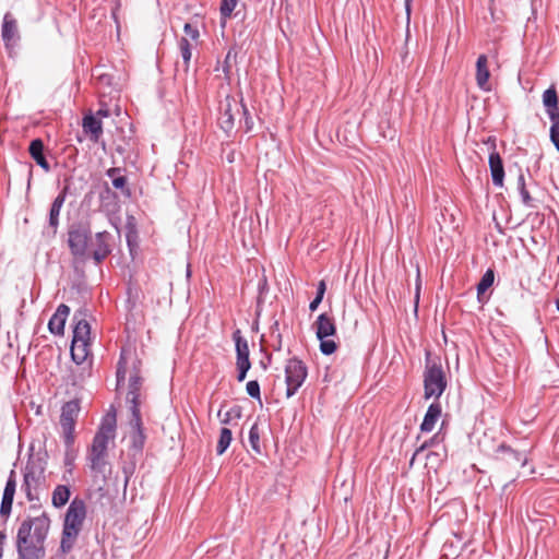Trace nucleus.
<instances>
[{"label":"nucleus","mask_w":559,"mask_h":559,"mask_svg":"<svg viewBox=\"0 0 559 559\" xmlns=\"http://www.w3.org/2000/svg\"><path fill=\"white\" fill-rule=\"evenodd\" d=\"M180 56L183 60V70L188 71L192 57V49L197 47L188 37H181L178 43Z\"/></svg>","instance_id":"cd10ccee"},{"label":"nucleus","mask_w":559,"mask_h":559,"mask_svg":"<svg viewBox=\"0 0 559 559\" xmlns=\"http://www.w3.org/2000/svg\"><path fill=\"white\" fill-rule=\"evenodd\" d=\"M217 416L221 418L222 424H228L234 417L240 418L241 409L238 406L230 408L229 411L222 414V411H218Z\"/></svg>","instance_id":"c9c22d12"},{"label":"nucleus","mask_w":559,"mask_h":559,"mask_svg":"<svg viewBox=\"0 0 559 559\" xmlns=\"http://www.w3.org/2000/svg\"><path fill=\"white\" fill-rule=\"evenodd\" d=\"M4 539H5V534L3 532H0V558L2 557Z\"/></svg>","instance_id":"a18cd8bd"},{"label":"nucleus","mask_w":559,"mask_h":559,"mask_svg":"<svg viewBox=\"0 0 559 559\" xmlns=\"http://www.w3.org/2000/svg\"><path fill=\"white\" fill-rule=\"evenodd\" d=\"M543 104L550 120H559V99L555 86H550L544 92Z\"/></svg>","instance_id":"4be33fe9"},{"label":"nucleus","mask_w":559,"mask_h":559,"mask_svg":"<svg viewBox=\"0 0 559 559\" xmlns=\"http://www.w3.org/2000/svg\"><path fill=\"white\" fill-rule=\"evenodd\" d=\"M233 340L236 346V366L238 370L237 380L242 382L246 377L248 370L251 368V362L249 359V346L247 340L242 336L240 330H236L233 333Z\"/></svg>","instance_id":"9b49d317"},{"label":"nucleus","mask_w":559,"mask_h":559,"mask_svg":"<svg viewBox=\"0 0 559 559\" xmlns=\"http://www.w3.org/2000/svg\"><path fill=\"white\" fill-rule=\"evenodd\" d=\"M420 286H421L420 273H419V269H417L416 289H415V306L416 307H417L418 301H419Z\"/></svg>","instance_id":"79ce46f5"},{"label":"nucleus","mask_w":559,"mask_h":559,"mask_svg":"<svg viewBox=\"0 0 559 559\" xmlns=\"http://www.w3.org/2000/svg\"><path fill=\"white\" fill-rule=\"evenodd\" d=\"M429 442H425L424 444H421L416 451L415 453L413 454L412 459H411V462H409V465L413 466L414 462H415V459L416 456L418 455L419 452L424 451L427 447H429Z\"/></svg>","instance_id":"37998d69"},{"label":"nucleus","mask_w":559,"mask_h":559,"mask_svg":"<svg viewBox=\"0 0 559 559\" xmlns=\"http://www.w3.org/2000/svg\"><path fill=\"white\" fill-rule=\"evenodd\" d=\"M70 496H71V490H70L69 486L58 485L51 493V504L55 508L60 509L69 502Z\"/></svg>","instance_id":"a878e982"},{"label":"nucleus","mask_w":559,"mask_h":559,"mask_svg":"<svg viewBox=\"0 0 559 559\" xmlns=\"http://www.w3.org/2000/svg\"><path fill=\"white\" fill-rule=\"evenodd\" d=\"M69 313H70V308L67 305H64V304L59 305L56 312L53 313V316L50 318V320L48 322V329L52 334L63 335L64 325H66V321H67Z\"/></svg>","instance_id":"a211bd4d"},{"label":"nucleus","mask_w":559,"mask_h":559,"mask_svg":"<svg viewBox=\"0 0 559 559\" xmlns=\"http://www.w3.org/2000/svg\"><path fill=\"white\" fill-rule=\"evenodd\" d=\"M142 455H135L133 452L128 451L127 454H122L121 471L124 476L123 487H128L131 477L134 475L136 469L138 461Z\"/></svg>","instance_id":"5701e85b"},{"label":"nucleus","mask_w":559,"mask_h":559,"mask_svg":"<svg viewBox=\"0 0 559 559\" xmlns=\"http://www.w3.org/2000/svg\"><path fill=\"white\" fill-rule=\"evenodd\" d=\"M247 115V108L237 100L235 97L226 96L222 105V112L218 118V123L225 132H229L235 127L236 117Z\"/></svg>","instance_id":"1a4fd4ad"},{"label":"nucleus","mask_w":559,"mask_h":559,"mask_svg":"<svg viewBox=\"0 0 559 559\" xmlns=\"http://www.w3.org/2000/svg\"><path fill=\"white\" fill-rule=\"evenodd\" d=\"M73 457L70 454L66 455L64 464L68 467V471L71 473L73 468Z\"/></svg>","instance_id":"c03bdc74"},{"label":"nucleus","mask_w":559,"mask_h":559,"mask_svg":"<svg viewBox=\"0 0 559 559\" xmlns=\"http://www.w3.org/2000/svg\"><path fill=\"white\" fill-rule=\"evenodd\" d=\"M86 518V503L80 498H74L66 512L62 537H61V549L68 552L72 549L80 532L83 528V523Z\"/></svg>","instance_id":"20e7f679"},{"label":"nucleus","mask_w":559,"mask_h":559,"mask_svg":"<svg viewBox=\"0 0 559 559\" xmlns=\"http://www.w3.org/2000/svg\"><path fill=\"white\" fill-rule=\"evenodd\" d=\"M231 440H233V435H231L230 429L222 428L221 433H219V439L217 442V447H216V453L218 455H222L229 447Z\"/></svg>","instance_id":"c756f323"},{"label":"nucleus","mask_w":559,"mask_h":559,"mask_svg":"<svg viewBox=\"0 0 559 559\" xmlns=\"http://www.w3.org/2000/svg\"><path fill=\"white\" fill-rule=\"evenodd\" d=\"M556 306H557V309H558V311H559V298H558V299H557V301H556Z\"/></svg>","instance_id":"8fccbe9b"},{"label":"nucleus","mask_w":559,"mask_h":559,"mask_svg":"<svg viewBox=\"0 0 559 559\" xmlns=\"http://www.w3.org/2000/svg\"><path fill=\"white\" fill-rule=\"evenodd\" d=\"M238 0H222L221 3V14L224 19L230 17L233 11L235 10Z\"/></svg>","instance_id":"4c0bfd02"},{"label":"nucleus","mask_w":559,"mask_h":559,"mask_svg":"<svg viewBox=\"0 0 559 559\" xmlns=\"http://www.w3.org/2000/svg\"><path fill=\"white\" fill-rule=\"evenodd\" d=\"M88 235L83 229H72L69 231L68 243L72 254L84 257L87 252Z\"/></svg>","instance_id":"4468645a"},{"label":"nucleus","mask_w":559,"mask_h":559,"mask_svg":"<svg viewBox=\"0 0 559 559\" xmlns=\"http://www.w3.org/2000/svg\"><path fill=\"white\" fill-rule=\"evenodd\" d=\"M476 84L477 86L486 92L491 90L489 84L490 71L488 68V58L486 55H480L476 61Z\"/></svg>","instance_id":"f3484780"},{"label":"nucleus","mask_w":559,"mask_h":559,"mask_svg":"<svg viewBox=\"0 0 559 559\" xmlns=\"http://www.w3.org/2000/svg\"><path fill=\"white\" fill-rule=\"evenodd\" d=\"M183 37H188L191 43L198 45L200 33L197 26L192 25L191 23H186L183 26Z\"/></svg>","instance_id":"e433bc0d"},{"label":"nucleus","mask_w":559,"mask_h":559,"mask_svg":"<svg viewBox=\"0 0 559 559\" xmlns=\"http://www.w3.org/2000/svg\"><path fill=\"white\" fill-rule=\"evenodd\" d=\"M135 354L133 350L128 348H122L120 359L117 365V383L120 384L124 381L126 376L128 373V366H132V370L130 371L129 378V391L127 394L128 401L131 403V413L134 412V407L140 409V390L142 385V378L139 374V368Z\"/></svg>","instance_id":"7ed1b4c3"},{"label":"nucleus","mask_w":559,"mask_h":559,"mask_svg":"<svg viewBox=\"0 0 559 559\" xmlns=\"http://www.w3.org/2000/svg\"><path fill=\"white\" fill-rule=\"evenodd\" d=\"M246 390H247V393L253 397V399H257V400H260L261 397V394H260V384L258 383V381L255 380H252V381H249L246 385Z\"/></svg>","instance_id":"ea45409f"},{"label":"nucleus","mask_w":559,"mask_h":559,"mask_svg":"<svg viewBox=\"0 0 559 559\" xmlns=\"http://www.w3.org/2000/svg\"><path fill=\"white\" fill-rule=\"evenodd\" d=\"M236 57L237 51L234 48L229 49L223 63V72L227 78L230 76L233 64L236 62Z\"/></svg>","instance_id":"72a5a7b5"},{"label":"nucleus","mask_w":559,"mask_h":559,"mask_svg":"<svg viewBox=\"0 0 559 559\" xmlns=\"http://www.w3.org/2000/svg\"><path fill=\"white\" fill-rule=\"evenodd\" d=\"M46 463L40 459H31L25 467L23 489L29 501L38 499V491L45 483Z\"/></svg>","instance_id":"39448f33"},{"label":"nucleus","mask_w":559,"mask_h":559,"mask_svg":"<svg viewBox=\"0 0 559 559\" xmlns=\"http://www.w3.org/2000/svg\"><path fill=\"white\" fill-rule=\"evenodd\" d=\"M519 185H520V193H521L523 203L526 206H532L533 199H532L530 192L527 191V189L525 187V181H524V177L523 176H520Z\"/></svg>","instance_id":"58836bf2"},{"label":"nucleus","mask_w":559,"mask_h":559,"mask_svg":"<svg viewBox=\"0 0 559 559\" xmlns=\"http://www.w3.org/2000/svg\"><path fill=\"white\" fill-rule=\"evenodd\" d=\"M130 425L132 427L131 435V449L130 452H133L135 455H142V451L144 448V443L146 437L143 431L142 419L140 409L134 407V412L132 413V418L130 419Z\"/></svg>","instance_id":"f8f14e48"},{"label":"nucleus","mask_w":559,"mask_h":559,"mask_svg":"<svg viewBox=\"0 0 559 559\" xmlns=\"http://www.w3.org/2000/svg\"><path fill=\"white\" fill-rule=\"evenodd\" d=\"M119 173L118 168H110L107 174L112 178V186L116 189L124 190L127 185V178L124 176H116Z\"/></svg>","instance_id":"f704fd0d"},{"label":"nucleus","mask_w":559,"mask_h":559,"mask_svg":"<svg viewBox=\"0 0 559 559\" xmlns=\"http://www.w3.org/2000/svg\"><path fill=\"white\" fill-rule=\"evenodd\" d=\"M82 128L85 134L93 142H98L103 134L102 120L95 117L91 111L83 117Z\"/></svg>","instance_id":"aec40b11"},{"label":"nucleus","mask_w":559,"mask_h":559,"mask_svg":"<svg viewBox=\"0 0 559 559\" xmlns=\"http://www.w3.org/2000/svg\"><path fill=\"white\" fill-rule=\"evenodd\" d=\"M116 430V413L109 412L103 417L87 454V461L91 469L96 474H100L104 479L106 478V471H110L109 463L107 461L108 448L115 442Z\"/></svg>","instance_id":"f03ea898"},{"label":"nucleus","mask_w":559,"mask_h":559,"mask_svg":"<svg viewBox=\"0 0 559 559\" xmlns=\"http://www.w3.org/2000/svg\"><path fill=\"white\" fill-rule=\"evenodd\" d=\"M16 488V479H15V472L12 469L10 473V476L8 478L7 485L4 487L2 502L0 507V513L2 515H8L11 512L13 498L15 493Z\"/></svg>","instance_id":"412c9836"},{"label":"nucleus","mask_w":559,"mask_h":559,"mask_svg":"<svg viewBox=\"0 0 559 559\" xmlns=\"http://www.w3.org/2000/svg\"><path fill=\"white\" fill-rule=\"evenodd\" d=\"M316 335L320 340V350L324 355H331L337 349L335 341L328 337L335 335L336 325L332 316L329 313H321L316 322Z\"/></svg>","instance_id":"423d86ee"},{"label":"nucleus","mask_w":559,"mask_h":559,"mask_svg":"<svg viewBox=\"0 0 559 559\" xmlns=\"http://www.w3.org/2000/svg\"><path fill=\"white\" fill-rule=\"evenodd\" d=\"M307 378V367L297 359L292 358L285 365L286 397H292L302 385Z\"/></svg>","instance_id":"6e6552de"},{"label":"nucleus","mask_w":559,"mask_h":559,"mask_svg":"<svg viewBox=\"0 0 559 559\" xmlns=\"http://www.w3.org/2000/svg\"><path fill=\"white\" fill-rule=\"evenodd\" d=\"M85 311H78L74 313L73 320L75 321V325L73 329L72 341L90 343L91 328L88 322L85 320Z\"/></svg>","instance_id":"dca6fc26"},{"label":"nucleus","mask_w":559,"mask_h":559,"mask_svg":"<svg viewBox=\"0 0 559 559\" xmlns=\"http://www.w3.org/2000/svg\"><path fill=\"white\" fill-rule=\"evenodd\" d=\"M1 35L7 47L13 46L19 39L17 22L11 13H7L3 17Z\"/></svg>","instance_id":"6ab92c4d"},{"label":"nucleus","mask_w":559,"mask_h":559,"mask_svg":"<svg viewBox=\"0 0 559 559\" xmlns=\"http://www.w3.org/2000/svg\"><path fill=\"white\" fill-rule=\"evenodd\" d=\"M28 152L36 164L39 165L45 171L50 170V165L44 155V143L40 139H35L31 142Z\"/></svg>","instance_id":"393cba45"},{"label":"nucleus","mask_w":559,"mask_h":559,"mask_svg":"<svg viewBox=\"0 0 559 559\" xmlns=\"http://www.w3.org/2000/svg\"><path fill=\"white\" fill-rule=\"evenodd\" d=\"M98 80H99L100 82H103V81L108 82L109 78H107L106 75H100V76L98 78Z\"/></svg>","instance_id":"09e8293b"},{"label":"nucleus","mask_w":559,"mask_h":559,"mask_svg":"<svg viewBox=\"0 0 559 559\" xmlns=\"http://www.w3.org/2000/svg\"><path fill=\"white\" fill-rule=\"evenodd\" d=\"M249 442L252 448V450L255 453H261V447H260V430L257 424H254L249 431Z\"/></svg>","instance_id":"2f4dec72"},{"label":"nucleus","mask_w":559,"mask_h":559,"mask_svg":"<svg viewBox=\"0 0 559 559\" xmlns=\"http://www.w3.org/2000/svg\"><path fill=\"white\" fill-rule=\"evenodd\" d=\"M325 290H326V284H325V282L322 280V281H320V282H319V284H318L316 298H314V299L310 302V305H309V309H310V311H314V310H317V308L319 307V305H320V304H321V301L323 300V297H324Z\"/></svg>","instance_id":"473e14b6"},{"label":"nucleus","mask_w":559,"mask_h":559,"mask_svg":"<svg viewBox=\"0 0 559 559\" xmlns=\"http://www.w3.org/2000/svg\"><path fill=\"white\" fill-rule=\"evenodd\" d=\"M66 195L63 193H60L52 202L50 213H49V225L52 228H57L58 226V218L60 214V210L64 203Z\"/></svg>","instance_id":"c85d7f7f"},{"label":"nucleus","mask_w":559,"mask_h":559,"mask_svg":"<svg viewBox=\"0 0 559 559\" xmlns=\"http://www.w3.org/2000/svg\"><path fill=\"white\" fill-rule=\"evenodd\" d=\"M495 272L488 269L477 284V296L480 299L481 295L493 284Z\"/></svg>","instance_id":"7c9ffc66"},{"label":"nucleus","mask_w":559,"mask_h":559,"mask_svg":"<svg viewBox=\"0 0 559 559\" xmlns=\"http://www.w3.org/2000/svg\"><path fill=\"white\" fill-rule=\"evenodd\" d=\"M79 413L80 404L78 401H69L62 406L60 425L67 445H71L74 442V428Z\"/></svg>","instance_id":"9d476101"},{"label":"nucleus","mask_w":559,"mask_h":559,"mask_svg":"<svg viewBox=\"0 0 559 559\" xmlns=\"http://www.w3.org/2000/svg\"><path fill=\"white\" fill-rule=\"evenodd\" d=\"M90 355V343L72 341L71 357L76 365H82L86 361Z\"/></svg>","instance_id":"bb28decb"},{"label":"nucleus","mask_w":559,"mask_h":559,"mask_svg":"<svg viewBox=\"0 0 559 559\" xmlns=\"http://www.w3.org/2000/svg\"><path fill=\"white\" fill-rule=\"evenodd\" d=\"M411 1L412 0H405L407 17H409V14H411Z\"/></svg>","instance_id":"de8ad7c7"},{"label":"nucleus","mask_w":559,"mask_h":559,"mask_svg":"<svg viewBox=\"0 0 559 559\" xmlns=\"http://www.w3.org/2000/svg\"><path fill=\"white\" fill-rule=\"evenodd\" d=\"M110 234L107 231L97 233L92 240V255L96 262H102L110 252Z\"/></svg>","instance_id":"ddd939ff"},{"label":"nucleus","mask_w":559,"mask_h":559,"mask_svg":"<svg viewBox=\"0 0 559 559\" xmlns=\"http://www.w3.org/2000/svg\"><path fill=\"white\" fill-rule=\"evenodd\" d=\"M50 528V519L46 512L24 520L17 531L16 547L20 559H43L44 542Z\"/></svg>","instance_id":"f257e3e1"},{"label":"nucleus","mask_w":559,"mask_h":559,"mask_svg":"<svg viewBox=\"0 0 559 559\" xmlns=\"http://www.w3.org/2000/svg\"><path fill=\"white\" fill-rule=\"evenodd\" d=\"M441 413L442 408L440 403L430 404L420 425V430L424 432L432 431L437 421L441 417Z\"/></svg>","instance_id":"b1692460"},{"label":"nucleus","mask_w":559,"mask_h":559,"mask_svg":"<svg viewBox=\"0 0 559 559\" xmlns=\"http://www.w3.org/2000/svg\"><path fill=\"white\" fill-rule=\"evenodd\" d=\"M94 116L97 117L98 119L109 117L110 109L107 107V105H105V104H103V102H100V107L96 111V115H94Z\"/></svg>","instance_id":"a19ab883"},{"label":"nucleus","mask_w":559,"mask_h":559,"mask_svg":"<svg viewBox=\"0 0 559 559\" xmlns=\"http://www.w3.org/2000/svg\"><path fill=\"white\" fill-rule=\"evenodd\" d=\"M245 122H246V131H250L251 128H252V124H253L251 118L246 116V121Z\"/></svg>","instance_id":"49530a36"},{"label":"nucleus","mask_w":559,"mask_h":559,"mask_svg":"<svg viewBox=\"0 0 559 559\" xmlns=\"http://www.w3.org/2000/svg\"><path fill=\"white\" fill-rule=\"evenodd\" d=\"M488 142H490V144L493 148V151L489 155V167H490L492 182L497 187H502L503 179H504V168H503L502 159H501L499 153H497L495 151V147H496L495 140L489 139Z\"/></svg>","instance_id":"2eb2a0df"},{"label":"nucleus","mask_w":559,"mask_h":559,"mask_svg":"<svg viewBox=\"0 0 559 559\" xmlns=\"http://www.w3.org/2000/svg\"><path fill=\"white\" fill-rule=\"evenodd\" d=\"M445 388L447 379L442 367L437 364H427L424 373L425 399L440 397Z\"/></svg>","instance_id":"0eeeda50"}]
</instances>
